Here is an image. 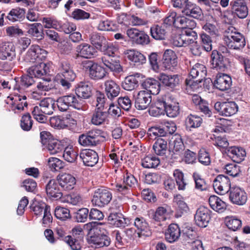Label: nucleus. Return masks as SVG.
I'll return each instance as SVG.
<instances>
[{"instance_id": "f257e3e1", "label": "nucleus", "mask_w": 250, "mask_h": 250, "mask_svg": "<svg viewBox=\"0 0 250 250\" xmlns=\"http://www.w3.org/2000/svg\"><path fill=\"white\" fill-rule=\"evenodd\" d=\"M231 10H227L224 12V19L226 23L230 25L227 28L224 32L223 40L227 48L226 53L229 55L227 57H229L230 55L233 56L230 52V50L234 49V27L233 22H234V12Z\"/></svg>"}, {"instance_id": "f03ea898", "label": "nucleus", "mask_w": 250, "mask_h": 250, "mask_svg": "<svg viewBox=\"0 0 250 250\" xmlns=\"http://www.w3.org/2000/svg\"><path fill=\"white\" fill-rule=\"evenodd\" d=\"M112 198V194L109 189L101 188L94 191L91 201L96 206L104 207L109 203Z\"/></svg>"}, {"instance_id": "7ed1b4c3", "label": "nucleus", "mask_w": 250, "mask_h": 250, "mask_svg": "<svg viewBox=\"0 0 250 250\" xmlns=\"http://www.w3.org/2000/svg\"><path fill=\"white\" fill-rule=\"evenodd\" d=\"M211 68L218 72H224L227 68L229 63V59L227 58L219 52L214 50L211 55Z\"/></svg>"}, {"instance_id": "20e7f679", "label": "nucleus", "mask_w": 250, "mask_h": 250, "mask_svg": "<svg viewBox=\"0 0 250 250\" xmlns=\"http://www.w3.org/2000/svg\"><path fill=\"white\" fill-rule=\"evenodd\" d=\"M47 51L38 45H32L25 56V60L31 62H42L46 57Z\"/></svg>"}, {"instance_id": "39448f33", "label": "nucleus", "mask_w": 250, "mask_h": 250, "mask_svg": "<svg viewBox=\"0 0 250 250\" xmlns=\"http://www.w3.org/2000/svg\"><path fill=\"white\" fill-rule=\"evenodd\" d=\"M83 100H78L73 95H68L60 98L57 101V105L59 109H67L69 106L76 109H82L83 108Z\"/></svg>"}, {"instance_id": "423d86ee", "label": "nucleus", "mask_w": 250, "mask_h": 250, "mask_svg": "<svg viewBox=\"0 0 250 250\" xmlns=\"http://www.w3.org/2000/svg\"><path fill=\"white\" fill-rule=\"evenodd\" d=\"M102 131L100 129H94L88 131L86 134L80 136L79 142L84 146H96L99 141V137L102 136Z\"/></svg>"}, {"instance_id": "0eeeda50", "label": "nucleus", "mask_w": 250, "mask_h": 250, "mask_svg": "<svg viewBox=\"0 0 250 250\" xmlns=\"http://www.w3.org/2000/svg\"><path fill=\"white\" fill-rule=\"evenodd\" d=\"M37 64L30 67L27 70V73L32 77L41 79L49 76L50 72V63L43 62H36Z\"/></svg>"}, {"instance_id": "6e6552de", "label": "nucleus", "mask_w": 250, "mask_h": 250, "mask_svg": "<svg viewBox=\"0 0 250 250\" xmlns=\"http://www.w3.org/2000/svg\"><path fill=\"white\" fill-rule=\"evenodd\" d=\"M126 34L130 40L137 44L146 45L149 43V37L143 30L136 28L127 29Z\"/></svg>"}, {"instance_id": "1a4fd4ad", "label": "nucleus", "mask_w": 250, "mask_h": 250, "mask_svg": "<svg viewBox=\"0 0 250 250\" xmlns=\"http://www.w3.org/2000/svg\"><path fill=\"white\" fill-rule=\"evenodd\" d=\"M86 68L88 69L89 77L92 80L98 81L104 79L107 74L105 68L92 61H87Z\"/></svg>"}, {"instance_id": "9d476101", "label": "nucleus", "mask_w": 250, "mask_h": 250, "mask_svg": "<svg viewBox=\"0 0 250 250\" xmlns=\"http://www.w3.org/2000/svg\"><path fill=\"white\" fill-rule=\"evenodd\" d=\"M213 187L217 194H225L230 189V180L228 176L219 175L214 180Z\"/></svg>"}, {"instance_id": "9b49d317", "label": "nucleus", "mask_w": 250, "mask_h": 250, "mask_svg": "<svg viewBox=\"0 0 250 250\" xmlns=\"http://www.w3.org/2000/svg\"><path fill=\"white\" fill-rule=\"evenodd\" d=\"M16 48L12 42H6L0 46V59L12 62L16 59Z\"/></svg>"}, {"instance_id": "f8f14e48", "label": "nucleus", "mask_w": 250, "mask_h": 250, "mask_svg": "<svg viewBox=\"0 0 250 250\" xmlns=\"http://www.w3.org/2000/svg\"><path fill=\"white\" fill-rule=\"evenodd\" d=\"M77 57L84 59H91L97 56V51L93 45L82 43L76 47Z\"/></svg>"}, {"instance_id": "ddd939ff", "label": "nucleus", "mask_w": 250, "mask_h": 250, "mask_svg": "<svg viewBox=\"0 0 250 250\" xmlns=\"http://www.w3.org/2000/svg\"><path fill=\"white\" fill-rule=\"evenodd\" d=\"M210 210L204 206L198 208L194 216L195 223L200 227H206L210 219Z\"/></svg>"}, {"instance_id": "4468645a", "label": "nucleus", "mask_w": 250, "mask_h": 250, "mask_svg": "<svg viewBox=\"0 0 250 250\" xmlns=\"http://www.w3.org/2000/svg\"><path fill=\"white\" fill-rule=\"evenodd\" d=\"M87 240L89 244L92 245L96 248L107 247L110 243V239L108 236L105 234L98 233H94L88 236Z\"/></svg>"}, {"instance_id": "2eb2a0df", "label": "nucleus", "mask_w": 250, "mask_h": 250, "mask_svg": "<svg viewBox=\"0 0 250 250\" xmlns=\"http://www.w3.org/2000/svg\"><path fill=\"white\" fill-rule=\"evenodd\" d=\"M232 83L231 77L225 73H219L217 74L213 82V85L221 91L229 89Z\"/></svg>"}, {"instance_id": "dca6fc26", "label": "nucleus", "mask_w": 250, "mask_h": 250, "mask_svg": "<svg viewBox=\"0 0 250 250\" xmlns=\"http://www.w3.org/2000/svg\"><path fill=\"white\" fill-rule=\"evenodd\" d=\"M101 60L104 65L111 71L117 73L123 71V67L120 64V59L118 56H103Z\"/></svg>"}, {"instance_id": "f3484780", "label": "nucleus", "mask_w": 250, "mask_h": 250, "mask_svg": "<svg viewBox=\"0 0 250 250\" xmlns=\"http://www.w3.org/2000/svg\"><path fill=\"white\" fill-rule=\"evenodd\" d=\"M143 77V75L135 73L126 76L122 84V86L125 90L131 91L139 86V82Z\"/></svg>"}, {"instance_id": "a211bd4d", "label": "nucleus", "mask_w": 250, "mask_h": 250, "mask_svg": "<svg viewBox=\"0 0 250 250\" xmlns=\"http://www.w3.org/2000/svg\"><path fill=\"white\" fill-rule=\"evenodd\" d=\"M151 104V96L148 92L140 91L135 100V107L137 109H146L150 107Z\"/></svg>"}, {"instance_id": "6ab92c4d", "label": "nucleus", "mask_w": 250, "mask_h": 250, "mask_svg": "<svg viewBox=\"0 0 250 250\" xmlns=\"http://www.w3.org/2000/svg\"><path fill=\"white\" fill-rule=\"evenodd\" d=\"M59 182L55 179L50 180L45 186V190L47 194L53 199L58 200L62 196Z\"/></svg>"}, {"instance_id": "aec40b11", "label": "nucleus", "mask_w": 250, "mask_h": 250, "mask_svg": "<svg viewBox=\"0 0 250 250\" xmlns=\"http://www.w3.org/2000/svg\"><path fill=\"white\" fill-rule=\"evenodd\" d=\"M163 66L166 69H173L177 64V57L175 53L171 49L166 50L163 56Z\"/></svg>"}, {"instance_id": "412c9836", "label": "nucleus", "mask_w": 250, "mask_h": 250, "mask_svg": "<svg viewBox=\"0 0 250 250\" xmlns=\"http://www.w3.org/2000/svg\"><path fill=\"white\" fill-rule=\"evenodd\" d=\"M80 157L84 165L89 167L94 166L99 160L97 153L91 149L83 150L80 154Z\"/></svg>"}, {"instance_id": "4be33fe9", "label": "nucleus", "mask_w": 250, "mask_h": 250, "mask_svg": "<svg viewBox=\"0 0 250 250\" xmlns=\"http://www.w3.org/2000/svg\"><path fill=\"white\" fill-rule=\"evenodd\" d=\"M15 79L17 82V91L20 93L25 91L35 83L33 78L29 74L15 77Z\"/></svg>"}, {"instance_id": "5701e85b", "label": "nucleus", "mask_w": 250, "mask_h": 250, "mask_svg": "<svg viewBox=\"0 0 250 250\" xmlns=\"http://www.w3.org/2000/svg\"><path fill=\"white\" fill-rule=\"evenodd\" d=\"M142 88L146 89L150 95H157L161 89L159 81L153 78H147L141 83Z\"/></svg>"}, {"instance_id": "b1692460", "label": "nucleus", "mask_w": 250, "mask_h": 250, "mask_svg": "<svg viewBox=\"0 0 250 250\" xmlns=\"http://www.w3.org/2000/svg\"><path fill=\"white\" fill-rule=\"evenodd\" d=\"M58 180L60 186L67 190L73 189L76 184L75 178L68 173H64L59 175Z\"/></svg>"}, {"instance_id": "393cba45", "label": "nucleus", "mask_w": 250, "mask_h": 250, "mask_svg": "<svg viewBox=\"0 0 250 250\" xmlns=\"http://www.w3.org/2000/svg\"><path fill=\"white\" fill-rule=\"evenodd\" d=\"M207 73L206 67L204 64L197 63L191 69L188 77L197 79V81H203L207 76Z\"/></svg>"}, {"instance_id": "a878e982", "label": "nucleus", "mask_w": 250, "mask_h": 250, "mask_svg": "<svg viewBox=\"0 0 250 250\" xmlns=\"http://www.w3.org/2000/svg\"><path fill=\"white\" fill-rule=\"evenodd\" d=\"M182 12L186 16L197 19H201L203 14L201 8L191 2L187 4L183 9Z\"/></svg>"}, {"instance_id": "bb28decb", "label": "nucleus", "mask_w": 250, "mask_h": 250, "mask_svg": "<svg viewBox=\"0 0 250 250\" xmlns=\"http://www.w3.org/2000/svg\"><path fill=\"white\" fill-rule=\"evenodd\" d=\"M27 33L34 39L41 41L44 38L42 25L40 23L28 24L27 27Z\"/></svg>"}, {"instance_id": "cd10ccee", "label": "nucleus", "mask_w": 250, "mask_h": 250, "mask_svg": "<svg viewBox=\"0 0 250 250\" xmlns=\"http://www.w3.org/2000/svg\"><path fill=\"white\" fill-rule=\"evenodd\" d=\"M160 81L169 89H174L180 83L179 77L178 75H168L162 74L160 76Z\"/></svg>"}, {"instance_id": "c85d7f7f", "label": "nucleus", "mask_w": 250, "mask_h": 250, "mask_svg": "<svg viewBox=\"0 0 250 250\" xmlns=\"http://www.w3.org/2000/svg\"><path fill=\"white\" fill-rule=\"evenodd\" d=\"M181 231L179 227L176 224H171L165 233L166 240L169 243L176 241L180 237Z\"/></svg>"}, {"instance_id": "c756f323", "label": "nucleus", "mask_w": 250, "mask_h": 250, "mask_svg": "<svg viewBox=\"0 0 250 250\" xmlns=\"http://www.w3.org/2000/svg\"><path fill=\"white\" fill-rule=\"evenodd\" d=\"M127 58L135 66H139L146 62V58L141 52L135 50H128L126 53Z\"/></svg>"}, {"instance_id": "7c9ffc66", "label": "nucleus", "mask_w": 250, "mask_h": 250, "mask_svg": "<svg viewBox=\"0 0 250 250\" xmlns=\"http://www.w3.org/2000/svg\"><path fill=\"white\" fill-rule=\"evenodd\" d=\"M104 86L106 94L110 99L117 97L120 93V86L113 80L106 81L104 83Z\"/></svg>"}, {"instance_id": "2f4dec72", "label": "nucleus", "mask_w": 250, "mask_h": 250, "mask_svg": "<svg viewBox=\"0 0 250 250\" xmlns=\"http://www.w3.org/2000/svg\"><path fill=\"white\" fill-rule=\"evenodd\" d=\"M134 225L139 230L137 233L139 237H148L151 235V232L148 224L143 218H136L134 221Z\"/></svg>"}, {"instance_id": "473e14b6", "label": "nucleus", "mask_w": 250, "mask_h": 250, "mask_svg": "<svg viewBox=\"0 0 250 250\" xmlns=\"http://www.w3.org/2000/svg\"><path fill=\"white\" fill-rule=\"evenodd\" d=\"M110 224L116 227H124L127 224L126 219L121 213L112 212L108 217Z\"/></svg>"}, {"instance_id": "72a5a7b5", "label": "nucleus", "mask_w": 250, "mask_h": 250, "mask_svg": "<svg viewBox=\"0 0 250 250\" xmlns=\"http://www.w3.org/2000/svg\"><path fill=\"white\" fill-rule=\"evenodd\" d=\"M208 203L210 208L218 212H222L226 208L225 202L216 195L210 196L208 199Z\"/></svg>"}, {"instance_id": "f704fd0d", "label": "nucleus", "mask_w": 250, "mask_h": 250, "mask_svg": "<svg viewBox=\"0 0 250 250\" xmlns=\"http://www.w3.org/2000/svg\"><path fill=\"white\" fill-rule=\"evenodd\" d=\"M45 149L51 155L61 153L64 148V146L59 141L56 139L50 140L45 146Z\"/></svg>"}, {"instance_id": "c9c22d12", "label": "nucleus", "mask_w": 250, "mask_h": 250, "mask_svg": "<svg viewBox=\"0 0 250 250\" xmlns=\"http://www.w3.org/2000/svg\"><path fill=\"white\" fill-rule=\"evenodd\" d=\"M75 93L78 98H89L91 95V88L87 83L81 82L78 84Z\"/></svg>"}, {"instance_id": "e433bc0d", "label": "nucleus", "mask_w": 250, "mask_h": 250, "mask_svg": "<svg viewBox=\"0 0 250 250\" xmlns=\"http://www.w3.org/2000/svg\"><path fill=\"white\" fill-rule=\"evenodd\" d=\"M174 26L178 28L184 29L185 30L191 27H195L196 23L195 21L188 19L184 16L177 15Z\"/></svg>"}, {"instance_id": "4c0bfd02", "label": "nucleus", "mask_w": 250, "mask_h": 250, "mask_svg": "<svg viewBox=\"0 0 250 250\" xmlns=\"http://www.w3.org/2000/svg\"><path fill=\"white\" fill-rule=\"evenodd\" d=\"M59 77V83L64 89H68L71 87V83L75 80L76 75L74 71H68V73L60 75Z\"/></svg>"}, {"instance_id": "58836bf2", "label": "nucleus", "mask_w": 250, "mask_h": 250, "mask_svg": "<svg viewBox=\"0 0 250 250\" xmlns=\"http://www.w3.org/2000/svg\"><path fill=\"white\" fill-rule=\"evenodd\" d=\"M248 14L246 0H235V15L240 19H244Z\"/></svg>"}, {"instance_id": "ea45409f", "label": "nucleus", "mask_w": 250, "mask_h": 250, "mask_svg": "<svg viewBox=\"0 0 250 250\" xmlns=\"http://www.w3.org/2000/svg\"><path fill=\"white\" fill-rule=\"evenodd\" d=\"M173 202L177 206L176 209L177 213L176 216L177 217L181 216L182 214L187 212L188 208L184 200V198L180 194L174 196Z\"/></svg>"}, {"instance_id": "a19ab883", "label": "nucleus", "mask_w": 250, "mask_h": 250, "mask_svg": "<svg viewBox=\"0 0 250 250\" xmlns=\"http://www.w3.org/2000/svg\"><path fill=\"white\" fill-rule=\"evenodd\" d=\"M165 26L153 25L150 28L151 37L156 40H163L165 39L167 32L164 28Z\"/></svg>"}, {"instance_id": "79ce46f5", "label": "nucleus", "mask_w": 250, "mask_h": 250, "mask_svg": "<svg viewBox=\"0 0 250 250\" xmlns=\"http://www.w3.org/2000/svg\"><path fill=\"white\" fill-rule=\"evenodd\" d=\"M194 28L190 27L182 31V35H183V38L186 39L184 40L186 46L194 43L197 39V33L193 30Z\"/></svg>"}, {"instance_id": "37998d69", "label": "nucleus", "mask_w": 250, "mask_h": 250, "mask_svg": "<svg viewBox=\"0 0 250 250\" xmlns=\"http://www.w3.org/2000/svg\"><path fill=\"white\" fill-rule=\"evenodd\" d=\"M25 11L23 9L17 7L12 9L6 16V18L11 22L20 21L24 17Z\"/></svg>"}, {"instance_id": "c03bdc74", "label": "nucleus", "mask_w": 250, "mask_h": 250, "mask_svg": "<svg viewBox=\"0 0 250 250\" xmlns=\"http://www.w3.org/2000/svg\"><path fill=\"white\" fill-rule=\"evenodd\" d=\"M160 164V160L155 156L148 155L142 160V165L145 168H150L157 167Z\"/></svg>"}, {"instance_id": "a18cd8bd", "label": "nucleus", "mask_w": 250, "mask_h": 250, "mask_svg": "<svg viewBox=\"0 0 250 250\" xmlns=\"http://www.w3.org/2000/svg\"><path fill=\"white\" fill-rule=\"evenodd\" d=\"M90 42L96 49L100 50L106 42L105 38L98 33H93L90 38Z\"/></svg>"}, {"instance_id": "49530a36", "label": "nucleus", "mask_w": 250, "mask_h": 250, "mask_svg": "<svg viewBox=\"0 0 250 250\" xmlns=\"http://www.w3.org/2000/svg\"><path fill=\"white\" fill-rule=\"evenodd\" d=\"M247 200V194L245 190L239 187H235V205L244 206Z\"/></svg>"}, {"instance_id": "de8ad7c7", "label": "nucleus", "mask_w": 250, "mask_h": 250, "mask_svg": "<svg viewBox=\"0 0 250 250\" xmlns=\"http://www.w3.org/2000/svg\"><path fill=\"white\" fill-rule=\"evenodd\" d=\"M155 153L158 155L165 154L167 148V142L162 138H158L153 146Z\"/></svg>"}, {"instance_id": "09e8293b", "label": "nucleus", "mask_w": 250, "mask_h": 250, "mask_svg": "<svg viewBox=\"0 0 250 250\" xmlns=\"http://www.w3.org/2000/svg\"><path fill=\"white\" fill-rule=\"evenodd\" d=\"M200 43L204 49L207 51H210L212 49V41L209 35L204 32L200 34Z\"/></svg>"}, {"instance_id": "8fccbe9b", "label": "nucleus", "mask_w": 250, "mask_h": 250, "mask_svg": "<svg viewBox=\"0 0 250 250\" xmlns=\"http://www.w3.org/2000/svg\"><path fill=\"white\" fill-rule=\"evenodd\" d=\"M56 217L61 220L65 221L71 218L70 211L68 208L58 206L54 210Z\"/></svg>"}, {"instance_id": "3c124183", "label": "nucleus", "mask_w": 250, "mask_h": 250, "mask_svg": "<svg viewBox=\"0 0 250 250\" xmlns=\"http://www.w3.org/2000/svg\"><path fill=\"white\" fill-rule=\"evenodd\" d=\"M173 141L170 143V148L175 152H180L184 149V145L181 136L179 135H175L172 138Z\"/></svg>"}, {"instance_id": "603ef678", "label": "nucleus", "mask_w": 250, "mask_h": 250, "mask_svg": "<svg viewBox=\"0 0 250 250\" xmlns=\"http://www.w3.org/2000/svg\"><path fill=\"white\" fill-rule=\"evenodd\" d=\"M63 150V157L64 160L70 163L74 162L78 156V153L72 146H67Z\"/></svg>"}, {"instance_id": "864d4df0", "label": "nucleus", "mask_w": 250, "mask_h": 250, "mask_svg": "<svg viewBox=\"0 0 250 250\" xmlns=\"http://www.w3.org/2000/svg\"><path fill=\"white\" fill-rule=\"evenodd\" d=\"M202 118L196 115H190L186 119V125L187 128H196L201 125Z\"/></svg>"}, {"instance_id": "5fc2aeb1", "label": "nucleus", "mask_w": 250, "mask_h": 250, "mask_svg": "<svg viewBox=\"0 0 250 250\" xmlns=\"http://www.w3.org/2000/svg\"><path fill=\"white\" fill-rule=\"evenodd\" d=\"M192 101L196 108L209 109L208 104L207 101L197 94H194L192 96Z\"/></svg>"}, {"instance_id": "6e6d98bb", "label": "nucleus", "mask_w": 250, "mask_h": 250, "mask_svg": "<svg viewBox=\"0 0 250 250\" xmlns=\"http://www.w3.org/2000/svg\"><path fill=\"white\" fill-rule=\"evenodd\" d=\"M173 176L178 187V189L184 190L185 188L187 183L184 179V175L182 171L178 169H176L173 172Z\"/></svg>"}, {"instance_id": "4d7b16f0", "label": "nucleus", "mask_w": 250, "mask_h": 250, "mask_svg": "<svg viewBox=\"0 0 250 250\" xmlns=\"http://www.w3.org/2000/svg\"><path fill=\"white\" fill-rule=\"evenodd\" d=\"M42 22L45 28H54L58 30V27H60V21H57L54 17H43Z\"/></svg>"}, {"instance_id": "13d9d810", "label": "nucleus", "mask_w": 250, "mask_h": 250, "mask_svg": "<svg viewBox=\"0 0 250 250\" xmlns=\"http://www.w3.org/2000/svg\"><path fill=\"white\" fill-rule=\"evenodd\" d=\"M49 168L52 171H57L64 167V163L56 157H50L48 160Z\"/></svg>"}, {"instance_id": "bf43d9fd", "label": "nucleus", "mask_w": 250, "mask_h": 250, "mask_svg": "<svg viewBox=\"0 0 250 250\" xmlns=\"http://www.w3.org/2000/svg\"><path fill=\"white\" fill-rule=\"evenodd\" d=\"M165 102L166 106L165 109H180L181 108H183L177 99L171 96L166 97Z\"/></svg>"}, {"instance_id": "052dcab7", "label": "nucleus", "mask_w": 250, "mask_h": 250, "mask_svg": "<svg viewBox=\"0 0 250 250\" xmlns=\"http://www.w3.org/2000/svg\"><path fill=\"white\" fill-rule=\"evenodd\" d=\"M106 103L104 95L99 93L97 95L96 100H93L91 104L92 106L96 107L95 109H104L108 105Z\"/></svg>"}, {"instance_id": "680f3d73", "label": "nucleus", "mask_w": 250, "mask_h": 250, "mask_svg": "<svg viewBox=\"0 0 250 250\" xmlns=\"http://www.w3.org/2000/svg\"><path fill=\"white\" fill-rule=\"evenodd\" d=\"M16 97L15 102L13 101V99H11V103L10 104L14 106L13 109H24V107H27L28 102L27 101V98L25 96H23L21 98H20V96L18 97Z\"/></svg>"}, {"instance_id": "e2e57ef3", "label": "nucleus", "mask_w": 250, "mask_h": 250, "mask_svg": "<svg viewBox=\"0 0 250 250\" xmlns=\"http://www.w3.org/2000/svg\"><path fill=\"white\" fill-rule=\"evenodd\" d=\"M167 211L166 207H159L156 209L152 218L157 222L165 221L167 218Z\"/></svg>"}, {"instance_id": "0e129e2a", "label": "nucleus", "mask_w": 250, "mask_h": 250, "mask_svg": "<svg viewBox=\"0 0 250 250\" xmlns=\"http://www.w3.org/2000/svg\"><path fill=\"white\" fill-rule=\"evenodd\" d=\"M31 208L36 216H40L42 214L44 210L49 209V207L47 206L44 203L36 202L31 205Z\"/></svg>"}, {"instance_id": "69168bd1", "label": "nucleus", "mask_w": 250, "mask_h": 250, "mask_svg": "<svg viewBox=\"0 0 250 250\" xmlns=\"http://www.w3.org/2000/svg\"><path fill=\"white\" fill-rule=\"evenodd\" d=\"M107 115L106 111L98 110L93 115L91 122L95 125H100L104 121Z\"/></svg>"}, {"instance_id": "338daca9", "label": "nucleus", "mask_w": 250, "mask_h": 250, "mask_svg": "<svg viewBox=\"0 0 250 250\" xmlns=\"http://www.w3.org/2000/svg\"><path fill=\"white\" fill-rule=\"evenodd\" d=\"M76 29V26L75 24L72 22L66 21L62 23L61 21L60 22V27H58V31L63 32L65 34H70L75 31Z\"/></svg>"}, {"instance_id": "774afa93", "label": "nucleus", "mask_w": 250, "mask_h": 250, "mask_svg": "<svg viewBox=\"0 0 250 250\" xmlns=\"http://www.w3.org/2000/svg\"><path fill=\"white\" fill-rule=\"evenodd\" d=\"M99 50L104 53V56L112 57L116 56L115 53L117 51V49L114 45L106 42V43Z\"/></svg>"}]
</instances>
